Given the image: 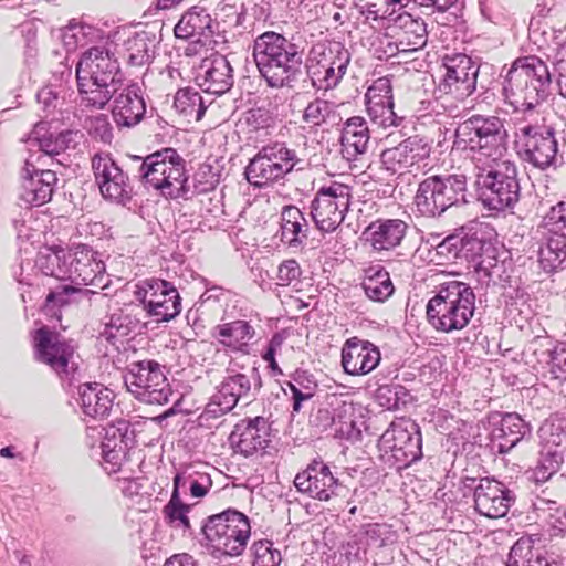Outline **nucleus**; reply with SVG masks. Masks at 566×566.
<instances>
[{
  "instance_id": "412c9836",
  "label": "nucleus",
  "mask_w": 566,
  "mask_h": 566,
  "mask_svg": "<svg viewBox=\"0 0 566 566\" xmlns=\"http://www.w3.org/2000/svg\"><path fill=\"white\" fill-rule=\"evenodd\" d=\"M92 169L104 198L118 201L128 197V178L108 155H95Z\"/></svg>"
},
{
  "instance_id": "aec40b11",
  "label": "nucleus",
  "mask_w": 566,
  "mask_h": 566,
  "mask_svg": "<svg viewBox=\"0 0 566 566\" xmlns=\"http://www.w3.org/2000/svg\"><path fill=\"white\" fill-rule=\"evenodd\" d=\"M228 373L206 406L203 415L214 418L224 415L231 411L241 398L249 396L252 387L250 377L242 373L232 374L231 369H228Z\"/></svg>"
},
{
  "instance_id": "79ce46f5",
  "label": "nucleus",
  "mask_w": 566,
  "mask_h": 566,
  "mask_svg": "<svg viewBox=\"0 0 566 566\" xmlns=\"http://www.w3.org/2000/svg\"><path fill=\"white\" fill-rule=\"evenodd\" d=\"M416 427L409 419L399 418L384 432L382 440L392 450H405L412 444Z\"/></svg>"
},
{
  "instance_id": "680f3d73",
  "label": "nucleus",
  "mask_w": 566,
  "mask_h": 566,
  "mask_svg": "<svg viewBox=\"0 0 566 566\" xmlns=\"http://www.w3.org/2000/svg\"><path fill=\"white\" fill-rule=\"evenodd\" d=\"M302 274L298 262L294 259L283 261L277 269V284L282 286L290 285L293 281L297 280Z\"/></svg>"
},
{
  "instance_id": "c03bdc74",
  "label": "nucleus",
  "mask_w": 566,
  "mask_h": 566,
  "mask_svg": "<svg viewBox=\"0 0 566 566\" xmlns=\"http://www.w3.org/2000/svg\"><path fill=\"white\" fill-rule=\"evenodd\" d=\"M343 54H348L344 51L339 44L334 46H327L325 44H316L313 46L307 61V71L313 77V71H325L333 64L336 65L338 59L343 57Z\"/></svg>"
},
{
  "instance_id": "69168bd1",
  "label": "nucleus",
  "mask_w": 566,
  "mask_h": 566,
  "mask_svg": "<svg viewBox=\"0 0 566 566\" xmlns=\"http://www.w3.org/2000/svg\"><path fill=\"white\" fill-rule=\"evenodd\" d=\"M118 486L122 490L123 494L128 497L137 495L142 488L137 480L129 478L118 479Z\"/></svg>"
},
{
  "instance_id": "a211bd4d",
  "label": "nucleus",
  "mask_w": 566,
  "mask_h": 566,
  "mask_svg": "<svg viewBox=\"0 0 566 566\" xmlns=\"http://www.w3.org/2000/svg\"><path fill=\"white\" fill-rule=\"evenodd\" d=\"M525 142L526 159L538 168H546L554 164L557 156V142L552 126L528 124L521 128Z\"/></svg>"
},
{
  "instance_id": "72a5a7b5",
  "label": "nucleus",
  "mask_w": 566,
  "mask_h": 566,
  "mask_svg": "<svg viewBox=\"0 0 566 566\" xmlns=\"http://www.w3.org/2000/svg\"><path fill=\"white\" fill-rule=\"evenodd\" d=\"M520 199L516 167L510 160L497 159V217L501 211L512 209Z\"/></svg>"
},
{
  "instance_id": "338daca9",
  "label": "nucleus",
  "mask_w": 566,
  "mask_h": 566,
  "mask_svg": "<svg viewBox=\"0 0 566 566\" xmlns=\"http://www.w3.org/2000/svg\"><path fill=\"white\" fill-rule=\"evenodd\" d=\"M164 566H196V560L187 553L176 554L168 558Z\"/></svg>"
},
{
  "instance_id": "2eb2a0df",
  "label": "nucleus",
  "mask_w": 566,
  "mask_h": 566,
  "mask_svg": "<svg viewBox=\"0 0 566 566\" xmlns=\"http://www.w3.org/2000/svg\"><path fill=\"white\" fill-rule=\"evenodd\" d=\"M431 147L428 142L419 136H411L396 147L387 148L381 153V163L392 174L412 172V168H419L420 164L430 156Z\"/></svg>"
},
{
  "instance_id": "6e6552de",
  "label": "nucleus",
  "mask_w": 566,
  "mask_h": 566,
  "mask_svg": "<svg viewBox=\"0 0 566 566\" xmlns=\"http://www.w3.org/2000/svg\"><path fill=\"white\" fill-rule=\"evenodd\" d=\"M352 189L348 185L329 180L316 191L311 202V216L322 232H334L349 210Z\"/></svg>"
},
{
  "instance_id": "de8ad7c7",
  "label": "nucleus",
  "mask_w": 566,
  "mask_h": 566,
  "mask_svg": "<svg viewBox=\"0 0 566 566\" xmlns=\"http://www.w3.org/2000/svg\"><path fill=\"white\" fill-rule=\"evenodd\" d=\"M83 137L84 135L78 130H65L56 136L41 139L40 147L46 155H59L66 149H74Z\"/></svg>"
},
{
  "instance_id": "2f4dec72",
  "label": "nucleus",
  "mask_w": 566,
  "mask_h": 566,
  "mask_svg": "<svg viewBox=\"0 0 566 566\" xmlns=\"http://www.w3.org/2000/svg\"><path fill=\"white\" fill-rule=\"evenodd\" d=\"M398 22L392 34V38L396 39V50L410 53L426 45L428 33L423 21L413 19L410 14H403L399 15Z\"/></svg>"
},
{
  "instance_id": "1a4fd4ad",
  "label": "nucleus",
  "mask_w": 566,
  "mask_h": 566,
  "mask_svg": "<svg viewBox=\"0 0 566 566\" xmlns=\"http://www.w3.org/2000/svg\"><path fill=\"white\" fill-rule=\"evenodd\" d=\"M296 154L282 143L262 147L245 168L247 180L261 188L284 178L296 165Z\"/></svg>"
},
{
  "instance_id": "603ef678",
  "label": "nucleus",
  "mask_w": 566,
  "mask_h": 566,
  "mask_svg": "<svg viewBox=\"0 0 566 566\" xmlns=\"http://www.w3.org/2000/svg\"><path fill=\"white\" fill-rule=\"evenodd\" d=\"M563 463V454L557 449L548 448L541 452L533 476L537 483H544L556 473Z\"/></svg>"
},
{
  "instance_id": "5fc2aeb1",
  "label": "nucleus",
  "mask_w": 566,
  "mask_h": 566,
  "mask_svg": "<svg viewBox=\"0 0 566 566\" xmlns=\"http://www.w3.org/2000/svg\"><path fill=\"white\" fill-rule=\"evenodd\" d=\"M334 115V105L328 101L315 98L303 112V120L310 126H319Z\"/></svg>"
},
{
  "instance_id": "864d4df0",
  "label": "nucleus",
  "mask_w": 566,
  "mask_h": 566,
  "mask_svg": "<svg viewBox=\"0 0 566 566\" xmlns=\"http://www.w3.org/2000/svg\"><path fill=\"white\" fill-rule=\"evenodd\" d=\"M287 338L286 331H281L275 333L269 344L264 353L262 354V359L268 363L269 368L273 373V375H282L283 371L280 368L276 357L283 358L289 348L285 346Z\"/></svg>"
},
{
  "instance_id": "f257e3e1",
  "label": "nucleus",
  "mask_w": 566,
  "mask_h": 566,
  "mask_svg": "<svg viewBox=\"0 0 566 566\" xmlns=\"http://www.w3.org/2000/svg\"><path fill=\"white\" fill-rule=\"evenodd\" d=\"M81 104L103 109L120 90L122 72L113 53L104 46H92L81 54L75 69Z\"/></svg>"
},
{
  "instance_id": "0eeeda50",
  "label": "nucleus",
  "mask_w": 566,
  "mask_h": 566,
  "mask_svg": "<svg viewBox=\"0 0 566 566\" xmlns=\"http://www.w3.org/2000/svg\"><path fill=\"white\" fill-rule=\"evenodd\" d=\"M125 386L138 400L148 405H165L172 394L164 367L153 359L130 363Z\"/></svg>"
},
{
  "instance_id": "4c0bfd02",
  "label": "nucleus",
  "mask_w": 566,
  "mask_h": 566,
  "mask_svg": "<svg viewBox=\"0 0 566 566\" xmlns=\"http://www.w3.org/2000/svg\"><path fill=\"white\" fill-rule=\"evenodd\" d=\"M537 253L542 270L547 274L556 272L566 261V234H551Z\"/></svg>"
},
{
  "instance_id": "9d476101",
  "label": "nucleus",
  "mask_w": 566,
  "mask_h": 566,
  "mask_svg": "<svg viewBox=\"0 0 566 566\" xmlns=\"http://www.w3.org/2000/svg\"><path fill=\"white\" fill-rule=\"evenodd\" d=\"M135 298L143 305L148 316L158 322H169L181 312V297L172 283L147 277L138 281L134 287Z\"/></svg>"
},
{
  "instance_id": "a18cd8bd",
  "label": "nucleus",
  "mask_w": 566,
  "mask_h": 566,
  "mask_svg": "<svg viewBox=\"0 0 566 566\" xmlns=\"http://www.w3.org/2000/svg\"><path fill=\"white\" fill-rule=\"evenodd\" d=\"M510 475L504 476L502 480L497 479V500L500 499V505L504 507L502 512L497 511V520L505 517L510 511L511 507L514 506L517 495V483L516 481H513L514 479H517L521 473V468L513 463L510 468Z\"/></svg>"
},
{
  "instance_id": "b1692460",
  "label": "nucleus",
  "mask_w": 566,
  "mask_h": 566,
  "mask_svg": "<svg viewBox=\"0 0 566 566\" xmlns=\"http://www.w3.org/2000/svg\"><path fill=\"white\" fill-rule=\"evenodd\" d=\"M71 265L80 284L101 289L107 285L105 282V264L98 259V253L87 245L78 244L74 248Z\"/></svg>"
},
{
  "instance_id": "c756f323",
  "label": "nucleus",
  "mask_w": 566,
  "mask_h": 566,
  "mask_svg": "<svg viewBox=\"0 0 566 566\" xmlns=\"http://www.w3.org/2000/svg\"><path fill=\"white\" fill-rule=\"evenodd\" d=\"M83 412L93 419H104L113 408L114 394L102 384H83L78 388Z\"/></svg>"
},
{
  "instance_id": "0e129e2a",
  "label": "nucleus",
  "mask_w": 566,
  "mask_h": 566,
  "mask_svg": "<svg viewBox=\"0 0 566 566\" xmlns=\"http://www.w3.org/2000/svg\"><path fill=\"white\" fill-rule=\"evenodd\" d=\"M420 7L430 8L439 12L447 11L457 0H413Z\"/></svg>"
},
{
  "instance_id": "3c124183",
  "label": "nucleus",
  "mask_w": 566,
  "mask_h": 566,
  "mask_svg": "<svg viewBox=\"0 0 566 566\" xmlns=\"http://www.w3.org/2000/svg\"><path fill=\"white\" fill-rule=\"evenodd\" d=\"M126 59L132 66H143L150 60V46L146 33H136L126 41Z\"/></svg>"
},
{
  "instance_id": "7ed1b4c3",
  "label": "nucleus",
  "mask_w": 566,
  "mask_h": 566,
  "mask_svg": "<svg viewBox=\"0 0 566 566\" xmlns=\"http://www.w3.org/2000/svg\"><path fill=\"white\" fill-rule=\"evenodd\" d=\"M253 57L270 87L294 88L302 75L303 50L277 32L266 31L255 38Z\"/></svg>"
},
{
  "instance_id": "6e6d98bb",
  "label": "nucleus",
  "mask_w": 566,
  "mask_h": 566,
  "mask_svg": "<svg viewBox=\"0 0 566 566\" xmlns=\"http://www.w3.org/2000/svg\"><path fill=\"white\" fill-rule=\"evenodd\" d=\"M254 559L252 566H280V551L273 548L270 541H259L252 546Z\"/></svg>"
},
{
  "instance_id": "6ab92c4d",
  "label": "nucleus",
  "mask_w": 566,
  "mask_h": 566,
  "mask_svg": "<svg viewBox=\"0 0 566 566\" xmlns=\"http://www.w3.org/2000/svg\"><path fill=\"white\" fill-rule=\"evenodd\" d=\"M380 360L379 348L367 339L354 336L346 339L342 347V367L347 375H367L376 369Z\"/></svg>"
},
{
  "instance_id": "a878e982",
  "label": "nucleus",
  "mask_w": 566,
  "mask_h": 566,
  "mask_svg": "<svg viewBox=\"0 0 566 566\" xmlns=\"http://www.w3.org/2000/svg\"><path fill=\"white\" fill-rule=\"evenodd\" d=\"M276 125V115L264 105L245 111L237 127L248 142L258 143L269 137Z\"/></svg>"
},
{
  "instance_id": "5701e85b",
  "label": "nucleus",
  "mask_w": 566,
  "mask_h": 566,
  "mask_svg": "<svg viewBox=\"0 0 566 566\" xmlns=\"http://www.w3.org/2000/svg\"><path fill=\"white\" fill-rule=\"evenodd\" d=\"M196 81L205 92L216 95L226 93L233 83L230 62L222 54H211L202 60Z\"/></svg>"
},
{
  "instance_id": "f704fd0d",
  "label": "nucleus",
  "mask_w": 566,
  "mask_h": 566,
  "mask_svg": "<svg viewBox=\"0 0 566 566\" xmlns=\"http://www.w3.org/2000/svg\"><path fill=\"white\" fill-rule=\"evenodd\" d=\"M497 431V453L505 454L530 433L531 428L518 413L511 412L502 416Z\"/></svg>"
},
{
  "instance_id": "4468645a",
  "label": "nucleus",
  "mask_w": 566,
  "mask_h": 566,
  "mask_svg": "<svg viewBox=\"0 0 566 566\" xmlns=\"http://www.w3.org/2000/svg\"><path fill=\"white\" fill-rule=\"evenodd\" d=\"M366 111L370 122L379 128L397 127L402 117L394 111V93L389 78L379 77L373 82L365 94Z\"/></svg>"
},
{
  "instance_id": "e2e57ef3",
  "label": "nucleus",
  "mask_w": 566,
  "mask_h": 566,
  "mask_svg": "<svg viewBox=\"0 0 566 566\" xmlns=\"http://www.w3.org/2000/svg\"><path fill=\"white\" fill-rule=\"evenodd\" d=\"M287 387L291 391L292 411L293 413H298L302 410L303 402L313 398L314 389L311 387L302 389L293 382H287Z\"/></svg>"
},
{
  "instance_id": "774afa93",
  "label": "nucleus",
  "mask_w": 566,
  "mask_h": 566,
  "mask_svg": "<svg viewBox=\"0 0 566 566\" xmlns=\"http://www.w3.org/2000/svg\"><path fill=\"white\" fill-rule=\"evenodd\" d=\"M380 44L385 45L382 49V54L385 57H392L399 53H403L401 50H396V39L392 35H384L380 39Z\"/></svg>"
},
{
  "instance_id": "a19ab883",
  "label": "nucleus",
  "mask_w": 566,
  "mask_h": 566,
  "mask_svg": "<svg viewBox=\"0 0 566 566\" xmlns=\"http://www.w3.org/2000/svg\"><path fill=\"white\" fill-rule=\"evenodd\" d=\"M505 566H553L545 556L534 549L525 538L517 539L511 547Z\"/></svg>"
},
{
  "instance_id": "393cba45",
  "label": "nucleus",
  "mask_w": 566,
  "mask_h": 566,
  "mask_svg": "<svg viewBox=\"0 0 566 566\" xmlns=\"http://www.w3.org/2000/svg\"><path fill=\"white\" fill-rule=\"evenodd\" d=\"M230 439L237 452L244 457L253 455L268 444L266 420L263 417L243 420L235 426Z\"/></svg>"
},
{
  "instance_id": "052dcab7",
  "label": "nucleus",
  "mask_w": 566,
  "mask_h": 566,
  "mask_svg": "<svg viewBox=\"0 0 566 566\" xmlns=\"http://www.w3.org/2000/svg\"><path fill=\"white\" fill-rule=\"evenodd\" d=\"M474 503L476 511L486 517H495V496L489 493L483 485H480L474 492Z\"/></svg>"
},
{
  "instance_id": "bf43d9fd",
  "label": "nucleus",
  "mask_w": 566,
  "mask_h": 566,
  "mask_svg": "<svg viewBox=\"0 0 566 566\" xmlns=\"http://www.w3.org/2000/svg\"><path fill=\"white\" fill-rule=\"evenodd\" d=\"M548 371L552 378L566 380V346L558 345L549 354Z\"/></svg>"
},
{
  "instance_id": "58836bf2",
  "label": "nucleus",
  "mask_w": 566,
  "mask_h": 566,
  "mask_svg": "<svg viewBox=\"0 0 566 566\" xmlns=\"http://www.w3.org/2000/svg\"><path fill=\"white\" fill-rule=\"evenodd\" d=\"M307 221L295 206H285L281 213V237L289 244L300 243L306 238Z\"/></svg>"
},
{
  "instance_id": "7c9ffc66",
  "label": "nucleus",
  "mask_w": 566,
  "mask_h": 566,
  "mask_svg": "<svg viewBox=\"0 0 566 566\" xmlns=\"http://www.w3.org/2000/svg\"><path fill=\"white\" fill-rule=\"evenodd\" d=\"M493 228L486 222H480L474 232V241L479 244L480 260L475 265L478 281L490 286L495 268V247L493 244Z\"/></svg>"
},
{
  "instance_id": "4be33fe9",
  "label": "nucleus",
  "mask_w": 566,
  "mask_h": 566,
  "mask_svg": "<svg viewBox=\"0 0 566 566\" xmlns=\"http://www.w3.org/2000/svg\"><path fill=\"white\" fill-rule=\"evenodd\" d=\"M211 336L227 353L249 355L256 329L245 319H234L216 325Z\"/></svg>"
},
{
  "instance_id": "c85d7f7f",
  "label": "nucleus",
  "mask_w": 566,
  "mask_h": 566,
  "mask_svg": "<svg viewBox=\"0 0 566 566\" xmlns=\"http://www.w3.org/2000/svg\"><path fill=\"white\" fill-rule=\"evenodd\" d=\"M56 182V174L52 170H41L35 177H29V170H25L19 197L28 205L40 207L52 199Z\"/></svg>"
},
{
  "instance_id": "bb28decb",
  "label": "nucleus",
  "mask_w": 566,
  "mask_h": 566,
  "mask_svg": "<svg viewBox=\"0 0 566 566\" xmlns=\"http://www.w3.org/2000/svg\"><path fill=\"white\" fill-rule=\"evenodd\" d=\"M113 96L112 114L118 126L133 127L143 119L146 112L145 102L134 87H124Z\"/></svg>"
},
{
  "instance_id": "49530a36",
  "label": "nucleus",
  "mask_w": 566,
  "mask_h": 566,
  "mask_svg": "<svg viewBox=\"0 0 566 566\" xmlns=\"http://www.w3.org/2000/svg\"><path fill=\"white\" fill-rule=\"evenodd\" d=\"M486 168H482V171L476 175L475 186L478 191V199L482 203V206L489 211L488 214H482V217L492 216V211L495 209V171L491 164H488Z\"/></svg>"
},
{
  "instance_id": "ddd939ff",
  "label": "nucleus",
  "mask_w": 566,
  "mask_h": 566,
  "mask_svg": "<svg viewBox=\"0 0 566 566\" xmlns=\"http://www.w3.org/2000/svg\"><path fill=\"white\" fill-rule=\"evenodd\" d=\"M497 262H501L502 268L501 273L497 274V285L502 290L504 315L510 323L521 324L527 318L530 312L528 296L521 287V277L517 275L511 252L504 247L501 250L497 249Z\"/></svg>"
},
{
  "instance_id": "e433bc0d",
  "label": "nucleus",
  "mask_w": 566,
  "mask_h": 566,
  "mask_svg": "<svg viewBox=\"0 0 566 566\" xmlns=\"http://www.w3.org/2000/svg\"><path fill=\"white\" fill-rule=\"evenodd\" d=\"M369 129L361 116H353L345 123L342 134V145L350 156L365 154L369 145Z\"/></svg>"
},
{
  "instance_id": "20e7f679",
  "label": "nucleus",
  "mask_w": 566,
  "mask_h": 566,
  "mask_svg": "<svg viewBox=\"0 0 566 566\" xmlns=\"http://www.w3.org/2000/svg\"><path fill=\"white\" fill-rule=\"evenodd\" d=\"M475 295L464 282L451 280L440 284L427 304L429 324L438 332L451 333L468 326L474 313Z\"/></svg>"
},
{
  "instance_id": "4d7b16f0",
  "label": "nucleus",
  "mask_w": 566,
  "mask_h": 566,
  "mask_svg": "<svg viewBox=\"0 0 566 566\" xmlns=\"http://www.w3.org/2000/svg\"><path fill=\"white\" fill-rule=\"evenodd\" d=\"M90 293L88 290H83L80 287H75L73 285L62 284L59 285L55 290H51L45 298V310H50L51 304L57 307L66 306L71 303V296L74 294H82L87 296Z\"/></svg>"
},
{
  "instance_id": "dca6fc26",
  "label": "nucleus",
  "mask_w": 566,
  "mask_h": 566,
  "mask_svg": "<svg viewBox=\"0 0 566 566\" xmlns=\"http://www.w3.org/2000/svg\"><path fill=\"white\" fill-rule=\"evenodd\" d=\"M443 66L446 73L442 85L447 94L463 99L474 92L478 69L470 56L463 53L446 54Z\"/></svg>"
},
{
  "instance_id": "f03ea898",
  "label": "nucleus",
  "mask_w": 566,
  "mask_h": 566,
  "mask_svg": "<svg viewBox=\"0 0 566 566\" xmlns=\"http://www.w3.org/2000/svg\"><path fill=\"white\" fill-rule=\"evenodd\" d=\"M504 103L513 111H530L548 98L552 75L546 62L536 55L516 59L501 71Z\"/></svg>"
},
{
  "instance_id": "09e8293b",
  "label": "nucleus",
  "mask_w": 566,
  "mask_h": 566,
  "mask_svg": "<svg viewBox=\"0 0 566 566\" xmlns=\"http://www.w3.org/2000/svg\"><path fill=\"white\" fill-rule=\"evenodd\" d=\"M191 506L184 503L180 493H171L170 500L163 509V515L167 524L171 526H181L185 530L191 527L188 513Z\"/></svg>"
},
{
  "instance_id": "f8f14e48",
  "label": "nucleus",
  "mask_w": 566,
  "mask_h": 566,
  "mask_svg": "<svg viewBox=\"0 0 566 566\" xmlns=\"http://www.w3.org/2000/svg\"><path fill=\"white\" fill-rule=\"evenodd\" d=\"M464 189V176L451 175L447 178L430 176L419 184L415 205L422 216L434 217L454 205L458 201V193Z\"/></svg>"
},
{
  "instance_id": "13d9d810",
  "label": "nucleus",
  "mask_w": 566,
  "mask_h": 566,
  "mask_svg": "<svg viewBox=\"0 0 566 566\" xmlns=\"http://www.w3.org/2000/svg\"><path fill=\"white\" fill-rule=\"evenodd\" d=\"M85 128L90 135L104 143H109L112 139V126L104 114L87 117L85 119Z\"/></svg>"
},
{
  "instance_id": "c9c22d12",
  "label": "nucleus",
  "mask_w": 566,
  "mask_h": 566,
  "mask_svg": "<svg viewBox=\"0 0 566 566\" xmlns=\"http://www.w3.org/2000/svg\"><path fill=\"white\" fill-rule=\"evenodd\" d=\"M211 22L212 19L205 8L193 6L181 15L174 32L176 38L189 40L210 31Z\"/></svg>"
},
{
  "instance_id": "ea45409f",
  "label": "nucleus",
  "mask_w": 566,
  "mask_h": 566,
  "mask_svg": "<svg viewBox=\"0 0 566 566\" xmlns=\"http://www.w3.org/2000/svg\"><path fill=\"white\" fill-rule=\"evenodd\" d=\"M174 108L188 123L199 122L206 112L201 95L189 87L177 91Z\"/></svg>"
},
{
  "instance_id": "cd10ccee",
  "label": "nucleus",
  "mask_w": 566,
  "mask_h": 566,
  "mask_svg": "<svg viewBox=\"0 0 566 566\" xmlns=\"http://www.w3.org/2000/svg\"><path fill=\"white\" fill-rule=\"evenodd\" d=\"M128 431L129 423L127 421H118L116 426H111L106 431L102 451L105 469L108 473L118 472L126 461L128 446L125 439Z\"/></svg>"
},
{
  "instance_id": "39448f33",
  "label": "nucleus",
  "mask_w": 566,
  "mask_h": 566,
  "mask_svg": "<svg viewBox=\"0 0 566 566\" xmlns=\"http://www.w3.org/2000/svg\"><path fill=\"white\" fill-rule=\"evenodd\" d=\"M202 544L213 554L240 556L251 536L250 520L237 510L209 516L201 526Z\"/></svg>"
},
{
  "instance_id": "473e14b6",
  "label": "nucleus",
  "mask_w": 566,
  "mask_h": 566,
  "mask_svg": "<svg viewBox=\"0 0 566 566\" xmlns=\"http://www.w3.org/2000/svg\"><path fill=\"white\" fill-rule=\"evenodd\" d=\"M369 241L377 251L398 247L407 231V224L399 219L377 220L368 227Z\"/></svg>"
},
{
  "instance_id": "37998d69",
  "label": "nucleus",
  "mask_w": 566,
  "mask_h": 566,
  "mask_svg": "<svg viewBox=\"0 0 566 566\" xmlns=\"http://www.w3.org/2000/svg\"><path fill=\"white\" fill-rule=\"evenodd\" d=\"M366 295L376 302L386 301L394 293V285L390 275L382 269L375 270L367 275L363 282Z\"/></svg>"
},
{
  "instance_id": "f3484780",
  "label": "nucleus",
  "mask_w": 566,
  "mask_h": 566,
  "mask_svg": "<svg viewBox=\"0 0 566 566\" xmlns=\"http://www.w3.org/2000/svg\"><path fill=\"white\" fill-rule=\"evenodd\" d=\"M294 485L298 492L327 502L335 495L338 480L333 475L329 467L322 459L316 458L296 474Z\"/></svg>"
},
{
  "instance_id": "423d86ee",
  "label": "nucleus",
  "mask_w": 566,
  "mask_h": 566,
  "mask_svg": "<svg viewBox=\"0 0 566 566\" xmlns=\"http://www.w3.org/2000/svg\"><path fill=\"white\" fill-rule=\"evenodd\" d=\"M139 172L145 185L166 199H177L186 193V161L174 148H163L147 155Z\"/></svg>"
},
{
  "instance_id": "9b49d317",
  "label": "nucleus",
  "mask_w": 566,
  "mask_h": 566,
  "mask_svg": "<svg viewBox=\"0 0 566 566\" xmlns=\"http://www.w3.org/2000/svg\"><path fill=\"white\" fill-rule=\"evenodd\" d=\"M33 339L36 360L49 366L60 379L70 380L77 370L73 342L46 326L36 329Z\"/></svg>"
},
{
  "instance_id": "8fccbe9b",
  "label": "nucleus",
  "mask_w": 566,
  "mask_h": 566,
  "mask_svg": "<svg viewBox=\"0 0 566 566\" xmlns=\"http://www.w3.org/2000/svg\"><path fill=\"white\" fill-rule=\"evenodd\" d=\"M349 62V55L343 54V57L338 59L336 65L327 67L325 71H313V83L319 90H329L335 87L346 73L347 65Z\"/></svg>"
}]
</instances>
